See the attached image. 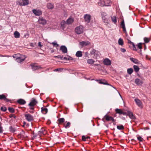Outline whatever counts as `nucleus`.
<instances>
[{
  "label": "nucleus",
  "instance_id": "1",
  "mask_svg": "<svg viewBox=\"0 0 151 151\" xmlns=\"http://www.w3.org/2000/svg\"><path fill=\"white\" fill-rule=\"evenodd\" d=\"M83 27L82 25H80L75 28V31L78 34H80L83 32Z\"/></svg>",
  "mask_w": 151,
  "mask_h": 151
},
{
  "label": "nucleus",
  "instance_id": "2",
  "mask_svg": "<svg viewBox=\"0 0 151 151\" xmlns=\"http://www.w3.org/2000/svg\"><path fill=\"white\" fill-rule=\"evenodd\" d=\"M26 58V57L24 55H21L20 57L16 58V60L18 62L20 63L24 61Z\"/></svg>",
  "mask_w": 151,
  "mask_h": 151
},
{
  "label": "nucleus",
  "instance_id": "3",
  "mask_svg": "<svg viewBox=\"0 0 151 151\" xmlns=\"http://www.w3.org/2000/svg\"><path fill=\"white\" fill-rule=\"evenodd\" d=\"M74 22V19L72 18H68L67 21L65 22V21H63L61 23V25H62V23H65L66 24H70L73 23Z\"/></svg>",
  "mask_w": 151,
  "mask_h": 151
},
{
  "label": "nucleus",
  "instance_id": "4",
  "mask_svg": "<svg viewBox=\"0 0 151 151\" xmlns=\"http://www.w3.org/2000/svg\"><path fill=\"white\" fill-rule=\"evenodd\" d=\"M37 103V101L34 98H32L30 103L29 104L28 106H34Z\"/></svg>",
  "mask_w": 151,
  "mask_h": 151
},
{
  "label": "nucleus",
  "instance_id": "5",
  "mask_svg": "<svg viewBox=\"0 0 151 151\" xmlns=\"http://www.w3.org/2000/svg\"><path fill=\"white\" fill-rule=\"evenodd\" d=\"M25 117L28 121H31L33 120V116L29 114H25Z\"/></svg>",
  "mask_w": 151,
  "mask_h": 151
},
{
  "label": "nucleus",
  "instance_id": "6",
  "mask_svg": "<svg viewBox=\"0 0 151 151\" xmlns=\"http://www.w3.org/2000/svg\"><path fill=\"white\" fill-rule=\"evenodd\" d=\"M90 15L88 14H86L84 16V18L86 22L88 23L91 20Z\"/></svg>",
  "mask_w": 151,
  "mask_h": 151
},
{
  "label": "nucleus",
  "instance_id": "7",
  "mask_svg": "<svg viewBox=\"0 0 151 151\" xmlns=\"http://www.w3.org/2000/svg\"><path fill=\"white\" fill-rule=\"evenodd\" d=\"M0 100H3L7 102L11 101V100L6 98V96L3 94L0 95Z\"/></svg>",
  "mask_w": 151,
  "mask_h": 151
},
{
  "label": "nucleus",
  "instance_id": "8",
  "mask_svg": "<svg viewBox=\"0 0 151 151\" xmlns=\"http://www.w3.org/2000/svg\"><path fill=\"white\" fill-rule=\"evenodd\" d=\"M38 22L40 24L44 25L46 24L47 21L45 19L42 17H40L38 20Z\"/></svg>",
  "mask_w": 151,
  "mask_h": 151
},
{
  "label": "nucleus",
  "instance_id": "9",
  "mask_svg": "<svg viewBox=\"0 0 151 151\" xmlns=\"http://www.w3.org/2000/svg\"><path fill=\"white\" fill-rule=\"evenodd\" d=\"M30 66H31L32 69L33 71H35L41 68L42 67L39 65H36L35 64H31Z\"/></svg>",
  "mask_w": 151,
  "mask_h": 151
},
{
  "label": "nucleus",
  "instance_id": "10",
  "mask_svg": "<svg viewBox=\"0 0 151 151\" xmlns=\"http://www.w3.org/2000/svg\"><path fill=\"white\" fill-rule=\"evenodd\" d=\"M103 63L105 65H109L111 64V62L109 59L106 58L103 61Z\"/></svg>",
  "mask_w": 151,
  "mask_h": 151
},
{
  "label": "nucleus",
  "instance_id": "11",
  "mask_svg": "<svg viewBox=\"0 0 151 151\" xmlns=\"http://www.w3.org/2000/svg\"><path fill=\"white\" fill-rule=\"evenodd\" d=\"M90 44V43L88 41H82L80 42L79 43V45L81 46V47H83L84 46H87Z\"/></svg>",
  "mask_w": 151,
  "mask_h": 151
},
{
  "label": "nucleus",
  "instance_id": "12",
  "mask_svg": "<svg viewBox=\"0 0 151 151\" xmlns=\"http://www.w3.org/2000/svg\"><path fill=\"white\" fill-rule=\"evenodd\" d=\"M33 12L36 16H40L42 14V12L39 10L33 9Z\"/></svg>",
  "mask_w": 151,
  "mask_h": 151
},
{
  "label": "nucleus",
  "instance_id": "13",
  "mask_svg": "<svg viewBox=\"0 0 151 151\" xmlns=\"http://www.w3.org/2000/svg\"><path fill=\"white\" fill-rule=\"evenodd\" d=\"M60 50L62 51L63 53H66L67 52V49L66 47L64 45H62L60 47Z\"/></svg>",
  "mask_w": 151,
  "mask_h": 151
},
{
  "label": "nucleus",
  "instance_id": "14",
  "mask_svg": "<svg viewBox=\"0 0 151 151\" xmlns=\"http://www.w3.org/2000/svg\"><path fill=\"white\" fill-rule=\"evenodd\" d=\"M97 81H98L99 83L100 84H103L104 85H110L109 84H108L107 82L105 80H96Z\"/></svg>",
  "mask_w": 151,
  "mask_h": 151
},
{
  "label": "nucleus",
  "instance_id": "15",
  "mask_svg": "<svg viewBox=\"0 0 151 151\" xmlns=\"http://www.w3.org/2000/svg\"><path fill=\"white\" fill-rule=\"evenodd\" d=\"M135 83L137 85H141L143 83V82L139 79L137 78L135 80Z\"/></svg>",
  "mask_w": 151,
  "mask_h": 151
},
{
  "label": "nucleus",
  "instance_id": "16",
  "mask_svg": "<svg viewBox=\"0 0 151 151\" xmlns=\"http://www.w3.org/2000/svg\"><path fill=\"white\" fill-rule=\"evenodd\" d=\"M17 102L21 105H24L26 104V101L22 99H19L17 100Z\"/></svg>",
  "mask_w": 151,
  "mask_h": 151
},
{
  "label": "nucleus",
  "instance_id": "17",
  "mask_svg": "<svg viewBox=\"0 0 151 151\" xmlns=\"http://www.w3.org/2000/svg\"><path fill=\"white\" fill-rule=\"evenodd\" d=\"M127 115H128L131 119H133L135 118V117L133 115V114L131 111H127Z\"/></svg>",
  "mask_w": 151,
  "mask_h": 151
},
{
  "label": "nucleus",
  "instance_id": "18",
  "mask_svg": "<svg viewBox=\"0 0 151 151\" xmlns=\"http://www.w3.org/2000/svg\"><path fill=\"white\" fill-rule=\"evenodd\" d=\"M134 101L137 105L141 107L142 106V103L140 100L138 99H135Z\"/></svg>",
  "mask_w": 151,
  "mask_h": 151
},
{
  "label": "nucleus",
  "instance_id": "19",
  "mask_svg": "<svg viewBox=\"0 0 151 151\" xmlns=\"http://www.w3.org/2000/svg\"><path fill=\"white\" fill-rule=\"evenodd\" d=\"M130 60L135 64H138L139 63V62L138 60L135 58H130Z\"/></svg>",
  "mask_w": 151,
  "mask_h": 151
},
{
  "label": "nucleus",
  "instance_id": "20",
  "mask_svg": "<svg viewBox=\"0 0 151 151\" xmlns=\"http://www.w3.org/2000/svg\"><path fill=\"white\" fill-rule=\"evenodd\" d=\"M9 130L12 133H14L16 131V128L12 126H10L9 127Z\"/></svg>",
  "mask_w": 151,
  "mask_h": 151
},
{
  "label": "nucleus",
  "instance_id": "21",
  "mask_svg": "<svg viewBox=\"0 0 151 151\" xmlns=\"http://www.w3.org/2000/svg\"><path fill=\"white\" fill-rule=\"evenodd\" d=\"M41 109V111L43 114H46L47 113L48 110L47 108L42 107Z\"/></svg>",
  "mask_w": 151,
  "mask_h": 151
},
{
  "label": "nucleus",
  "instance_id": "22",
  "mask_svg": "<svg viewBox=\"0 0 151 151\" xmlns=\"http://www.w3.org/2000/svg\"><path fill=\"white\" fill-rule=\"evenodd\" d=\"M76 55L78 57H81L82 55V52L81 51H78L76 53Z\"/></svg>",
  "mask_w": 151,
  "mask_h": 151
},
{
  "label": "nucleus",
  "instance_id": "23",
  "mask_svg": "<svg viewBox=\"0 0 151 151\" xmlns=\"http://www.w3.org/2000/svg\"><path fill=\"white\" fill-rule=\"evenodd\" d=\"M121 26L123 29V30L124 32H126V30L125 29L124 23V20H123L121 23Z\"/></svg>",
  "mask_w": 151,
  "mask_h": 151
},
{
  "label": "nucleus",
  "instance_id": "24",
  "mask_svg": "<svg viewBox=\"0 0 151 151\" xmlns=\"http://www.w3.org/2000/svg\"><path fill=\"white\" fill-rule=\"evenodd\" d=\"M14 37L16 38H18L20 37V34L17 31L14 32Z\"/></svg>",
  "mask_w": 151,
  "mask_h": 151
},
{
  "label": "nucleus",
  "instance_id": "25",
  "mask_svg": "<svg viewBox=\"0 0 151 151\" xmlns=\"http://www.w3.org/2000/svg\"><path fill=\"white\" fill-rule=\"evenodd\" d=\"M47 7L48 9H52L54 7L53 5L50 3H49L47 4Z\"/></svg>",
  "mask_w": 151,
  "mask_h": 151
},
{
  "label": "nucleus",
  "instance_id": "26",
  "mask_svg": "<svg viewBox=\"0 0 151 151\" xmlns=\"http://www.w3.org/2000/svg\"><path fill=\"white\" fill-rule=\"evenodd\" d=\"M118 43L119 45L121 46H122L124 44L123 41V40L121 38H120L119 39L118 41Z\"/></svg>",
  "mask_w": 151,
  "mask_h": 151
},
{
  "label": "nucleus",
  "instance_id": "27",
  "mask_svg": "<svg viewBox=\"0 0 151 151\" xmlns=\"http://www.w3.org/2000/svg\"><path fill=\"white\" fill-rule=\"evenodd\" d=\"M65 119L63 118L59 119H58L59 124H61V123H63L65 121Z\"/></svg>",
  "mask_w": 151,
  "mask_h": 151
},
{
  "label": "nucleus",
  "instance_id": "28",
  "mask_svg": "<svg viewBox=\"0 0 151 151\" xmlns=\"http://www.w3.org/2000/svg\"><path fill=\"white\" fill-rule=\"evenodd\" d=\"M111 116H109L107 115H106L104 116V118L108 121H111Z\"/></svg>",
  "mask_w": 151,
  "mask_h": 151
},
{
  "label": "nucleus",
  "instance_id": "29",
  "mask_svg": "<svg viewBox=\"0 0 151 151\" xmlns=\"http://www.w3.org/2000/svg\"><path fill=\"white\" fill-rule=\"evenodd\" d=\"M133 68L134 71L136 72H138L139 69V67L137 66L136 65H134L133 66Z\"/></svg>",
  "mask_w": 151,
  "mask_h": 151
},
{
  "label": "nucleus",
  "instance_id": "30",
  "mask_svg": "<svg viewBox=\"0 0 151 151\" xmlns=\"http://www.w3.org/2000/svg\"><path fill=\"white\" fill-rule=\"evenodd\" d=\"M115 111L117 113L119 114H122L123 111L120 109H115Z\"/></svg>",
  "mask_w": 151,
  "mask_h": 151
},
{
  "label": "nucleus",
  "instance_id": "31",
  "mask_svg": "<svg viewBox=\"0 0 151 151\" xmlns=\"http://www.w3.org/2000/svg\"><path fill=\"white\" fill-rule=\"evenodd\" d=\"M8 110L11 113H14V109L13 108L9 107L8 108Z\"/></svg>",
  "mask_w": 151,
  "mask_h": 151
},
{
  "label": "nucleus",
  "instance_id": "32",
  "mask_svg": "<svg viewBox=\"0 0 151 151\" xmlns=\"http://www.w3.org/2000/svg\"><path fill=\"white\" fill-rule=\"evenodd\" d=\"M23 6L27 5L29 4V1L28 0H23Z\"/></svg>",
  "mask_w": 151,
  "mask_h": 151
},
{
  "label": "nucleus",
  "instance_id": "33",
  "mask_svg": "<svg viewBox=\"0 0 151 151\" xmlns=\"http://www.w3.org/2000/svg\"><path fill=\"white\" fill-rule=\"evenodd\" d=\"M104 23H107L108 22V20L106 17H102Z\"/></svg>",
  "mask_w": 151,
  "mask_h": 151
},
{
  "label": "nucleus",
  "instance_id": "34",
  "mask_svg": "<svg viewBox=\"0 0 151 151\" xmlns=\"http://www.w3.org/2000/svg\"><path fill=\"white\" fill-rule=\"evenodd\" d=\"M94 61L92 59H89L87 60V63L89 64H92L94 63Z\"/></svg>",
  "mask_w": 151,
  "mask_h": 151
},
{
  "label": "nucleus",
  "instance_id": "35",
  "mask_svg": "<svg viewBox=\"0 0 151 151\" xmlns=\"http://www.w3.org/2000/svg\"><path fill=\"white\" fill-rule=\"evenodd\" d=\"M127 73L129 74H131L133 72V70L132 68H129L127 70Z\"/></svg>",
  "mask_w": 151,
  "mask_h": 151
},
{
  "label": "nucleus",
  "instance_id": "36",
  "mask_svg": "<svg viewBox=\"0 0 151 151\" xmlns=\"http://www.w3.org/2000/svg\"><path fill=\"white\" fill-rule=\"evenodd\" d=\"M70 123L69 122H68L65 125L64 124L65 128L66 129L69 128L70 127Z\"/></svg>",
  "mask_w": 151,
  "mask_h": 151
},
{
  "label": "nucleus",
  "instance_id": "37",
  "mask_svg": "<svg viewBox=\"0 0 151 151\" xmlns=\"http://www.w3.org/2000/svg\"><path fill=\"white\" fill-rule=\"evenodd\" d=\"M117 128L119 130H122L124 129V127L123 125H120L117 126Z\"/></svg>",
  "mask_w": 151,
  "mask_h": 151
},
{
  "label": "nucleus",
  "instance_id": "38",
  "mask_svg": "<svg viewBox=\"0 0 151 151\" xmlns=\"http://www.w3.org/2000/svg\"><path fill=\"white\" fill-rule=\"evenodd\" d=\"M90 138L89 137H86L85 136L83 135L82 136V140L83 141H86V139H89Z\"/></svg>",
  "mask_w": 151,
  "mask_h": 151
},
{
  "label": "nucleus",
  "instance_id": "39",
  "mask_svg": "<svg viewBox=\"0 0 151 151\" xmlns=\"http://www.w3.org/2000/svg\"><path fill=\"white\" fill-rule=\"evenodd\" d=\"M23 0H18L17 1V4L20 6H23Z\"/></svg>",
  "mask_w": 151,
  "mask_h": 151
},
{
  "label": "nucleus",
  "instance_id": "40",
  "mask_svg": "<svg viewBox=\"0 0 151 151\" xmlns=\"http://www.w3.org/2000/svg\"><path fill=\"white\" fill-rule=\"evenodd\" d=\"M128 43H129L132 44V46L133 47V49L134 50H136V47H135V46L133 42H132L131 41H130V40H129Z\"/></svg>",
  "mask_w": 151,
  "mask_h": 151
},
{
  "label": "nucleus",
  "instance_id": "41",
  "mask_svg": "<svg viewBox=\"0 0 151 151\" xmlns=\"http://www.w3.org/2000/svg\"><path fill=\"white\" fill-rule=\"evenodd\" d=\"M111 20L112 22L114 23H116V17L115 16H113L111 17Z\"/></svg>",
  "mask_w": 151,
  "mask_h": 151
},
{
  "label": "nucleus",
  "instance_id": "42",
  "mask_svg": "<svg viewBox=\"0 0 151 151\" xmlns=\"http://www.w3.org/2000/svg\"><path fill=\"white\" fill-rule=\"evenodd\" d=\"M150 39L147 37H144V42L146 43H147L149 42L150 41Z\"/></svg>",
  "mask_w": 151,
  "mask_h": 151
},
{
  "label": "nucleus",
  "instance_id": "43",
  "mask_svg": "<svg viewBox=\"0 0 151 151\" xmlns=\"http://www.w3.org/2000/svg\"><path fill=\"white\" fill-rule=\"evenodd\" d=\"M0 110L2 111L5 112L6 111L7 109L6 107L5 106L1 107L0 109Z\"/></svg>",
  "mask_w": 151,
  "mask_h": 151
},
{
  "label": "nucleus",
  "instance_id": "44",
  "mask_svg": "<svg viewBox=\"0 0 151 151\" xmlns=\"http://www.w3.org/2000/svg\"><path fill=\"white\" fill-rule=\"evenodd\" d=\"M25 132L23 131H22L21 133L19 134V135L20 136L22 137H24L25 135Z\"/></svg>",
  "mask_w": 151,
  "mask_h": 151
},
{
  "label": "nucleus",
  "instance_id": "45",
  "mask_svg": "<svg viewBox=\"0 0 151 151\" xmlns=\"http://www.w3.org/2000/svg\"><path fill=\"white\" fill-rule=\"evenodd\" d=\"M142 43H139L138 44V45H137V47H138L140 49H142Z\"/></svg>",
  "mask_w": 151,
  "mask_h": 151
},
{
  "label": "nucleus",
  "instance_id": "46",
  "mask_svg": "<svg viewBox=\"0 0 151 151\" xmlns=\"http://www.w3.org/2000/svg\"><path fill=\"white\" fill-rule=\"evenodd\" d=\"M137 139L140 142H142L143 140V139L140 136L137 137Z\"/></svg>",
  "mask_w": 151,
  "mask_h": 151
},
{
  "label": "nucleus",
  "instance_id": "47",
  "mask_svg": "<svg viewBox=\"0 0 151 151\" xmlns=\"http://www.w3.org/2000/svg\"><path fill=\"white\" fill-rule=\"evenodd\" d=\"M67 57L68 60H73V58L69 56L68 55Z\"/></svg>",
  "mask_w": 151,
  "mask_h": 151
},
{
  "label": "nucleus",
  "instance_id": "48",
  "mask_svg": "<svg viewBox=\"0 0 151 151\" xmlns=\"http://www.w3.org/2000/svg\"><path fill=\"white\" fill-rule=\"evenodd\" d=\"M63 56V55H59L57 56H54V57L55 58H60L61 59H61L62 58Z\"/></svg>",
  "mask_w": 151,
  "mask_h": 151
},
{
  "label": "nucleus",
  "instance_id": "49",
  "mask_svg": "<svg viewBox=\"0 0 151 151\" xmlns=\"http://www.w3.org/2000/svg\"><path fill=\"white\" fill-rule=\"evenodd\" d=\"M96 52V50L94 49H93L91 51V55H93L94 54V53Z\"/></svg>",
  "mask_w": 151,
  "mask_h": 151
},
{
  "label": "nucleus",
  "instance_id": "50",
  "mask_svg": "<svg viewBox=\"0 0 151 151\" xmlns=\"http://www.w3.org/2000/svg\"><path fill=\"white\" fill-rule=\"evenodd\" d=\"M52 44L54 46H56L57 47L59 46V45L57 44L56 43H55L54 42H52Z\"/></svg>",
  "mask_w": 151,
  "mask_h": 151
},
{
  "label": "nucleus",
  "instance_id": "51",
  "mask_svg": "<svg viewBox=\"0 0 151 151\" xmlns=\"http://www.w3.org/2000/svg\"><path fill=\"white\" fill-rule=\"evenodd\" d=\"M101 15H102V17H106V13L103 12L102 13Z\"/></svg>",
  "mask_w": 151,
  "mask_h": 151
},
{
  "label": "nucleus",
  "instance_id": "52",
  "mask_svg": "<svg viewBox=\"0 0 151 151\" xmlns=\"http://www.w3.org/2000/svg\"><path fill=\"white\" fill-rule=\"evenodd\" d=\"M3 131V128L1 125L0 124V133H1Z\"/></svg>",
  "mask_w": 151,
  "mask_h": 151
},
{
  "label": "nucleus",
  "instance_id": "53",
  "mask_svg": "<svg viewBox=\"0 0 151 151\" xmlns=\"http://www.w3.org/2000/svg\"><path fill=\"white\" fill-rule=\"evenodd\" d=\"M62 60H68V58L67 57H63L61 59Z\"/></svg>",
  "mask_w": 151,
  "mask_h": 151
},
{
  "label": "nucleus",
  "instance_id": "54",
  "mask_svg": "<svg viewBox=\"0 0 151 151\" xmlns=\"http://www.w3.org/2000/svg\"><path fill=\"white\" fill-rule=\"evenodd\" d=\"M121 51L123 52H124L126 51V50L123 48H121Z\"/></svg>",
  "mask_w": 151,
  "mask_h": 151
},
{
  "label": "nucleus",
  "instance_id": "55",
  "mask_svg": "<svg viewBox=\"0 0 151 151\" xmlns=\"http://www.w3.org/2000/svg\"><path fill=\"white\" fill-rule=\"evenodd\" d=\"M127 112H122V114H123L124 115H127Z\"/></svg>",
  "mask_w": 151,
  "mask_h": 151
},
{
  "label": "nucleus",
  "instance_id": "56",
  "mask_svg": "<svg viewBox=\"0 0 151 151\" xmlns=\"http://www.w3.org/2000/svg\"><path fill=\"white\" fill-rule=\"evenodd\" d=\"M111 121H112L113 122H115V121L114 120V119L113 118V117H112L111 118Z\"/></svg>",
  "mask_w": 151,
  "mask_h": 151
},
{
  "label": "nucleus",
  "instance_id": "57",
  "mask_svg": "<svg viewBox=\"0 0 151 151\" xmlns=\"http://www.w3.org/2000/svg\"><path fill=\"white\" fill-rule=\"evenodd\" d=\"M88 52H85V57H87L88 56Z\"/></svg>",
  "mask_w": 151,
  "mask_h": 151
},
{
  "label": "nucleus",
  "instance_id": "58",
  "mask_svg": "<svg viewBox=\"0 0 151 151\" xmlns=\"http://www.w3.org/2000/svg\"><path fill=\"white\" fill-rule=\"evenodd\" d=\"M34 106H30L29 109H31V110H34V108L33 107Z\"/></svg>",
  "mask_w": 151,
  "mask_h": 151
},
{
  "label": "nucleus",
  "instance_id": "59",
  "mask_svg": "<svg viewBox=\"0 0 151 151\" xmlns=\"http://www.w3.org/2000/svg\"><path fill=\"white\" fill-rule=\"evenodd\" d=\"M41 42H39L38 43V46L40 47H42V45H41Z\"/></svg>",
  "mask_w": 151,
  "mask_h": 151
},
{
  "label": "nucleus",
  "instance_id": "60",
  "mask_svg": "<svg viewBox=\"0 0 151 151\" xmlns=\"http://www.w3.org/2000/svg\"><path fill=\"white\" fill-rule=\"evenodd\" d=\"M0 56L1 57H6V56L8 57L9 56H6V55H0Z\"/></svg>",
  "mask_w": 151,
  "mask_h": 151
},
{
  "label": "nucleus",
  "instance_id": "61",
  "mask_svg": "<svg viewBox=\"0 0 151 151\" xmlns=\"http://www.w3.org/2000/svg\"><path fill=\"white\" fill-rule=\"evenodd\" d=\"M9 139H10V140H12L13 139V137H10L9 138Z\"/></svg>",
  "mask_w": 151,
  "mask_h": 151
},
{
  "label": "nucleus",
  "instance_id": "62",
  "mask_svg": "<svg viewBox=\"0 0 151 151\" xmlns=\"http://www.w3.org/2000/svg\"><path fill=\"white\" fill-rule=\"evenodd\" d=\"M43 130H41L40 131H39V132H40V133H43Z\"/></svg>",
  "mask_w": 151,
  "mask_h": 151
},
{
  "label": "nucleus",
  "instance_id": "63",
  "mask_svg": "<svg viewBox=\"0 0 151 151\" xmlns=\"http://www.w3.org/2000/svg\"><path fill=\"white\" fill-rule=\"evenodd\" d=\"M13 115H13L11 114V115H10L9 116V117H10V118H12V117H13Z\"/></svg>",
  "mask_w": 151,
  "mask_h": 151
},
{
  "label": "nucleus",
  "instance_id": "64",
  "mask_svg": "<svg viewBox=\"0 0 151 151\" xmlns=\"http://www.w3.org/2000/svg\"><path fill=\"white\" fill-rule=\"evenodd\" d=\"M121 118L123 120H124L125 119V118L124 117H121Z\"/></svg>",
  "mask_w": 151,
  "mask_h": 151
}]
</instances>
